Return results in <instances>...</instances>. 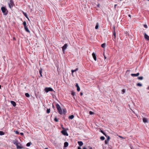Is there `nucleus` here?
<instances>
[{"mask_svg":"<svg viewBox=\"0 0 149 149\" xmlns=\"http://www.w3.org/2000/svg\"><path fill=\"white\" fill-rule=\"evenodd\" d=\"M13 144L16 146L17 149H20L23 148V146H22L21 144L18 142V141L15 140H14L13 141Z\"/></svg>","mask_w":149,"mask_h":149,"instance_id":"1","label":"nucleus"},{"mask_svg":"<svg viewBox=\"0 0 149 149\" xmlns=\"http://www.w3.org/2000/svg\"><path fill=\"white\" fill-rule=\"evenodd\" d=\"M13 144L16 146L17 149H20L23 148V146H22L21 144L18 142V141L15 140H14L13 141Z\"/></svg>","mask_w":149,"mask_h":149,"instance_id":"2","label":"nucleus"},{"mask_svg":"<svg viewBox=\"0 0 149 149\" xmlns=\"http://www.w3.org/2000/svg\"><path fill=\"white\" fill-rule=\"evenodd\" d=\"M56 106L59 113L61 115L62 114V110L59 105L58 104H57Z\"/></svg>","mask_w":149,"mask_h":149,"instance_id":"3","label":"nucleus"},{"mask_svg":"<svg viewBox=\"0 0 149 149\" xmlns=\"http://www.w3.org/2000/svg\"><path fill=\"white\" fill-rule=\"evenodd\" d=\"M1 10L4 15H7L8 11L7 9L5 7H2L1 8Z\"/></svg>","mask_w":149,"mask_h":149,"instance_id":"4","label":"nucleus"},{"mask_svg":"<svg viewBox=\"0 0 149 149\" xmlns=\"http://www.w3.org/2000/svg\"><path fill=\"white\" fill-rule=\"evenodd\" d=\"M8 4L9 8L11 9L13 6L15 5L13 0H10L9 2L8 3Z\"/></svg>","mask_w":149,"mask_h":149,"instance_id":"5","label":"nucleus"},{"mask_svg":"<svg viewBox=\"0 0 149 149\" xmlns=\"http://www.w3.org/2000/svg\"><path fill=\"white\" fill-rule=\"evenodd\" d=\"M44 91L47 93H48L49 91H52L53 90L51 87H46L45 88Z\"/></svg>","mask_w":149,"mask_h":149,"instance_id":"6","label":"nucleus"},{"mask_svg":"<svg viewBox=\"0 0 149 149\" xmlns=\"http://www.w3.org/2000/svg\"><path fill=\"white\" fill-rule=\"evenodd\" d=\"M61 133L63 134L64 135L66 136H68V134L67 133L66 130H63L61 131Z\"/></svg>","mask_w":149,"mask_h":149,"instance_id":"7","label":"nucleus"},{"mask_svg":"<svg viewBox=\"0 0 149 149\" xmlns=\"http://www.w3.org/2000/svg\"><path fill=\"white\" fill-rule=\"evenodd\" d=\"M113 36L114 37V39H116V33L115 32V27L114 26L113 27Z\"/></svg>","mask_w":149,"mask_h":149,"instance_id":"8","label":"nucleus"},{"mask_svg":"<svg viewBox=\"0 0 149 149\" xmlns=\"http://www.w3.org/2000/svg\"><path fill=\"white\" fill-rule=\"evenodd\" d=\"M68 46L67 44H65L64 46L62 47V49L63 51H65V49H66Z\"/></svg>","mask_w":149,"mask_h":149,"instance_id":"9","label":"nucleus"},{"mask_svg":"<svg viewBox=\"0 0 149 149\" xmlns=\"http://www.w3.org/2000/svg\"><path fill=\"white\" fill-rule=\"evenodd\" d=\"M144 37L145 39L147 40H149V36H148L146 33H144Z\"/></svg>","mask_w":149,"mask_h":149,"instance_id":"10","label":"nucleus"},{"mask_svg":"<svg viewBox=\"0 0 149 149\" xmlns=\"http://www.w3.org/2000/svg\"><path fill=\"white\" fill-rule=\"evenodd\" d=\"M10 103L13 107H15L16 106V104L15 101H10Z\"/></svg>","mask_w":149,"mask_h":149,"instance_id":"11","label":"nucleus"},{"mask_svg":"<svg viewBox=\"0 0 149 149\" xmlns=\"http://www.w3.org/2000/svg\"><path fill=\"white\" fill-rule=\"evenodd\" d=\"M92 55L93 58L96 61V57L95 54L93 52V53Z\"/></svg>","mask_w":149,"mask_h":149,"instance_id":"12","label":"nucleus"},{"mask_svg":"<svg viewBox=\"0 0 149 149\" xmlns=\"http://www.w3.org/2000/svg\"><path fill=\"white\" fill-rule=\"evenodd\" d=\"M143 122L145 123H148V120L146 118H143Z\"/></svg>","mask_w":149,"mask_h":149,"instance_id":"13","label":"nucleus"},{"mask_svg":"<svg viewBox=\"0 0 149 149\" xmlns=\"http://www.w3.org/2000/svg\"><path fill=\"white\" fill-rule=\"evenodd\" d=\"M78 144L79 145V146H82L83 144V142L81 141H79L78 142Z\"/></svg>","mask_w":149,"mask_h":149,"instance_id":"14","label":"nucleus"},{"mask_svg":"<svg viewBox=\"0 0 149 149\" xmlns=\"http://www.w3.org/2000/svg\"><path fill=\"white\" fill-rule=\"evenodd\" d=\"M68 142H65L64 143V147H66L68 146Z\"/></svg>","mask_w":149,"mask_h":149,"instance_id":"15","label":"nucleus"},{"mask_svg":"<svg viewBox=\"0 0 149 149\" xmlns=\"http://www.w3.org/2000/svg\"><path fill=\"white\" fill-rule=\"evenodd\" d=\"M24 29H25V30L28 33H30V31H29V29H28V28L27 27H24Z\"/></svg>","mask_w":149,"mask_h":149,"instance_id":"16","label":"nucleus"},{"mask_svg":"<svg viewBox=\"0 0 149 149\" xmlns=\"http://www.w3.org/2000/svg\"><path fill=\"white\" fill-rule=\"evenodd\" d=\"M63 112H62L63 114H65L67 112V111L66 110V109H63Z\"/></svg>","mask_w":149,"mask_h":149,"instance_id":"17","label":"nucleus"},{"mask_svg":"<svg viewBox=\"0 0 149 149\" xmlns=\"http://www.w3.org/2000/svg\"><path fill=\"white\" fill-rule=\"evenodd\" d=\"M42 68H40L39 70V73H40L41 77H42Z\"/></svg>","mask_w":149,"mask_h":149,"instance_id":"18","label":"nucleus"},{"mask_svg":"<svg viewBox=\"0 0 149 149\" xmlns=\"http://www.w3.org/2000/svg\"><path fill=\"white\" fill-rule=\"evenodd\" d=\"M100 132L102 133L106 137H107V134L104 133V131L101 130H100Z\"/></svg>","mask_w":149,"mask_h":149,"instance_id":"19","label":"nucleus"},{"mask_svg":"<svg viewBox=\"0 0 149 149\" xmlns=\"http://www.w3.org/2000/svg\"><path fill=\"white\" fill-rule=\"evenodd\" d=\"M99 26V24L98 23H97L96 24L95 26V29H98Z\"/></svg>","mask_w":149,"mask_h":149,"instance_id":"20","label":"nucleus"},{"mask_svg":"<svg viewBox=\"0 0 149 149\" xmlns=\"http://www.w3.org/2000/svg\"><path fill=\"white\" fill-rule=\"evenodd\" d=\"M23 25L24 26V28L27 27L26 23V22L24 21V22H23Z\"/></svg>","mask_w":149,"mask_h":149,"instance_id":"21","label":"nucleus"},{"mask_svg":"<svg viewBox=\"0 0 149 149\" xmlns=\"http://www.w3.org/2000/svg\"><path fill=\"white\" fill-rule=\"evenodd\" d=\"M23 25L24 26V28L27 27L26 23V22L24 21V22H23Z\"/></svg>","mask_w":149,"mask_h":149,"instance_id":"22","label":"nucleus"},{"mask_svg":"<svg viewBox=\"0 0 149 149\" xmlns=\"http://www.w3.org/2000/svg\"><path fill=\"white\" fill-rule=\"evenodd\" d=\"M78 70V68H77L76 69H75L74 70H71V72H72V74H73V73L74 72H75Z\"/></svg>","mask_w":149,"mask_h":149,"instance_id":"23","label":"nucleus"},{"mask_svg":"<svg viewBox=\"0 0 149 149\" xmlns=\"http://www.w3.org/2000/svg\"><path fill=\"white\" fill-rule=\"evenodd\" d=\"M74 118L73 115H71L69 117V118L70 119H72Z\"/></svg>","mask_w":149,"mask_h":149,"instance_id":"24","label":"nucleus"},{"mask_svg":"<svg viewBox=\"0 0 149 149\" xmlns=\"http://www.w3.org/2000/svg\"><path fill=\"white\" fill-rule=\"evenodd\" d=\"M105 45H106V44L105 43H104L102 44L101 45V46L102 48H104L105 47Z\"/></svg>","mask_w":149,"mask_h":149,"instance_id":"25","label":"nucleus"},{"mask_svg":"<svg viewBox=\"0 0 149 149\" xmlns=\"http://www.w3.org/2000/svg\"><path fill=\"white\" fill-rule=\"evenodd\" d=\"M31 143H32L31 142H29L27 143V144H26V146L28 147L31 144Z\"/></svg>","mask_w":149,"mask_h":149,"instance_id":"26","label":"nucleus"},{"mask_svg":"<svg viewBox=\"0 0 149 149\" xmlns=\"http://www.w3.org/2000/svg\"><path fill=\"white\" fill-rule=\"evenodd\" d=\"M5 133L2 131H0V135H3Z\"/></svg>","mask_w":149,"mask_h":149,"instance_id":"27","label":"nucleus"},{"mask_svg":"<svg viewBox=\"0 0 149 149\" xmlns=\"http://www.w3.org/2000/svg\"><path fill=\"white\" fill-rule=\"evenodd\" d=\"M137 79L139 80H142L143 79V77H139L137 78Z\"/></svg>","mask_w":149,"mask_h":149,"instance_id":"28","label":"nucleus"},{"mask_svg":"<svg viewBox=\"0 0 149 149\" xmlns=\"http://www.w3.org/2000/svg\"><path fill=\"white\" fill-rule=\"evenodd\" d=\"M25 95L27 97H30V95L28 93H26L25 94Z\"/></svg>","mask_w":149,"mask_h":149,"instance_id":"29","label":"nucleus"},{"mask_svg":"<svg viewBox=\"0 0 149 149\" xmlns=\"http://www.w3.org/2000/svg\"><path fill=\"white\" fill-rule=\"evenodd\" d=\"M71 95L73 96H74V95H75V93L73 91H72L71 92Z\"/></svg>","mask_w":149,"mask_h":149,"instance_id":"30","label":"nucleus"},{"mask_svg":"<svg viewBox=\"0 0 149 149\" xmlns=\"http://www.w3.org/2000/svg\"><path fill=\"white\" fill-rule=\"evenodd\" d=\"M136 85L137 86H142V84L139 83H137Z\"/></svg>","mask_w":149,"mask_h":149,"instance_id":"31","label":"nucleus"},{"mask_svg":"<svg viewBox=\"0 0 149 149\" xmlns=\"http://www.w3.org/2000/svg\"><path fill=\"white\" fill-rule=\"evenodd\" d=\"M50 109H47V113H49L50 112Z\"/></svg>","mask_w":149,"mask_h":149,"instance_id":"32","label":"nucleus"},{"mask_svg":"<svg viewBox=\"0 0 149 149\" xmlns=\"http://www.w3.org/2000/svg\"><path fill=\"white\" fill-rule=\"evenodd\" d=\"M54 120L56 122H58V119L56 117L55 118Z\"/></svg>","mask_w":149,"mask_h":149,"instance_id":"33","label":"nucleus"},{"mask_svg":"<svg viewBox=\"0 0 149 149\" xmlns=\"http://www.w3.org/2000/svg\"><path fill=\"white\" fill-rule=\"evenodd\" d=\"M100 139L102 140H104V139L105 138L104 136H102L100 137Z\"/></svg>","mask_w":149,"mask_h":149,"instance_id":"34","label":"nucleus"},{"mask_svg":"<svg viewBox=\"0 0 149 149\" xmlns=\"http://www.w3.org/2000/svg\"><path fill=\"white\" fill-rule=\"evenodd\" d=\"M131 75L132 77H137L136 74H132Z\"/></svg>","mask_w":149,"mask_h":149,"instance_id":"35","label":"nucleus"},{"mask_svg":"<svg viewBox=\"0 0 149 149\" xmlns=\"http://www.w3.org/2000/svg\"><path fill=\"white\" fill-rule=\"evenodd\" d=\"M122 93L123 94L125 92V89H123L122 90Z\"/></svg>","mask_w":149,"mask_h":149,"instance_id":"36","label":"nucleus"},{"mask_svg":"<svg viewBox=\"0 0 149 149\" xmlns=\"http://www.w3.org/2000/svg\"><path fill=\"white\" fill-rule=\"evenodd\" d=\"M109 140H106L105 141V143L106 144H108L109 143Z\"/></svg>","mask_w":149,"mask_h":149,"instance_id":"37","label":"nucleus"},{"mask_svg":"<svg viewBox=\"0 0 149 149\" xmlns=\"http://www.w3.org/2000/svg\"><path fill=\"white\" fill-rule=\"evenodd\" d=\"M24 15V16L28 19L29 20V18H28V16H27V15L26 14H26H25Z\"/></svg>","mask_w":149,"mask_h":149,"instance_id":"38","label":"nucleus"},{"mask_svg":"<svg viewBox=\"0 0 149 149\" xmlns=\"http://www.w3.org/2000/svg\"><path fill=\"white\" fill-rule=\"evenodd\" d=\"M89 113V114L91 115H92L94 114V113L92 111H90Z\"/></svg>","mask_w":149,"mask_h":149,"instance_id":"39","label":"nucleus"},{"mask_svg":"<svg viewBox=\"0 0 149 149\" xmlns=\"http://www.w3.org/2000/svg\"><path fill=\"white\" fill-rule=\"evenodd\" d=\"M107 140H109V139H110V136H108V135H107Z\"/></svg>","mask_w":149,"mask_h":149,"instance_id":"40","label":"nucleus"},{"mask_svg":"<svg viewBox=\"0 0 149 149\" xmlns=\"http://www.w3.org/2000/svg\"><path fill=\"white\" fill-rule=\"evenodd\" d=\"M77 90L78 91H80V88L79 86L77 88Z\"/></svg>","mask_w":149,"mask_h":149,"instance_id":"41","label":"nucleus"},{"mask_svg":"<svg viewBox=\"0 0 149 149\" xmlns=\"http://www.w3.org/2000/svg\"><path fill=\"white\" fill-rule=\"evenodd\" d=\"M15 133L16 134H19V132L18 131H16L15 132Z\"/></svg>","mask_w":149,"mask_h":149,"instance_id":"42","label":"nucleus"},{"mask_svg":"<svg viewBox=\"0 0 149 149\" xmlns=\"http://www.w3.org/2000/svg\"><path fill=\"white\" fill-rule=\"evenodd\" d=\"M144 27L146 28H148L146 24H144Z\"/></svg>","mask_w":149,"mask_h":149,"instance_id":"43","label":"nucleus"},{"mask_svg":"<svg viewBox=\"0 0 149 149\" xmlns=\"http://www.w3.org/2000/svg\"><path fill=\"white\" fill-rule=\"evenodd\" d=\"M75 86L77 88L79 86L78 85V84L77 83H76V85H75Z\"/></svg>","mask_w":149,"mask_h":149,"instance_id":"44","label":"nucleus"},{"mask_svg":"<svg viewBox=\"0 0 149 149\" xmlns=\"http://www.w3.org/2000/svg\"><path fill=\"white\" fill-rule=\"evenodd\" d=\"M131 70H127L126 71V73H127L128 72H130Z\"/></svg>","mask_w":149,"mask_h":149,"instance_id":"45","label":"nucleus"},{"mask_svg":"<svg viewBox=\"0 0 149 149\" xmlns=\"http://www.w3.org/2000/svg\"><path fill=\"white\" fill-rule=\"evenodd\" d=\"M20 134L21 135V136H23L24 135V133H22V132H21L20 133Z\"/></svg>","mask_w":149,"mask_h":149,"instance_id":"46","label":"nucleus"},{"mask_svg":"<svg viewBox=\"0 0 149 149\" xmlns=\"http://www.w3.org/2000/svg\"><path fill=\"white\" fill-rule=\"evenodd\" d=\"M103 55H104V58L105 59H106L107 58L106 56L104 54V53L103 54Z\"/></svg>","mask_w":149,"mask_h":149,"instance_id":"47","label":"nucleus"},{"mask_svg":"<svg viewBox=\"0 0 149 149\" xmlns=\"http://www.w3.org/2000/svg\"><path fill=\"white\" fill-rule=\"evenodd\" d=\"M136 76H138L139 75V73H136Z\"/></svg>","mask_w":149,"mask_h":149,"instance_id":"48","label":"nucleus"},{"mask_svg":"<svg viewBox=\"0 0 149 149\" xmlns=\"http://www.w3.org/2000/svg\"><path fill=\"white\" fill-rule=\"evenodd\" d=\"M22 13H23V14H24V15L25 14H26V13H24L23 11H22Z\"/></svg>","mask_w":149,"mask_h":149,"instance_id":"49","label":"nucleus"},{"mask_svg":"<svg viewBox=\"0 0 149 149\" xmlns=\"http://www.w3.org/2000/svg\"><path fill=\"white\" fill-rule=\"evenodd\" d=\"M22 13H23V14H24V15L25 14H26V13H24L23 11H22Z\"/></svg>","mask_w":149,"mask_h":149,"instance_id":"50","label":"nucleus"},{"mask_svg":"<svg viewBox=\"0 0 149 149\" xmlns=\"http://www.w3.org/2000/svg\"><path fill=\"white\" fill-rule=\"evenodd\" d=\"M22 13H23V14H24V15L25 14H26V13H24L23 11H22Z\"/></svg>","mask_w":149,"mask_h":149,"instance_id":"51","label":"nucleus"},{"mask_svg":"<svg viewBox=\"0 0 149 149\" xmlns=\"http://www.w3.org/2000/svg\"><path fill=\"white\" fill-rule=\"evenodd\" d=\"M77 149H81L80 146H78V147Z\"/></svg>","mask_w":149,"mask_h":149,"instance_id":"52","label":"nucleus"},{"mask_svg":"<svg viewBox=\"0 0 149 149\" xmlns=\"http://www.w3.org/2000/svg\"><path fill=\"white\" fill-rule=\"evenodd\" d=\"M119 137H120V138H122V139H123L124 138L122 136H119Z\"/></svg>","mask_w":149,"mask_h":149,"instance_id":"53","label":"nucleus"},{"mask_svg":"<svg viewBox=\"0 0 149 149\" xmlns=\"http://www.w3.org/2000/svg\"><path fill=\"white\" fill-rule=\"evenodd\" d=\"M83 93H82V92H81V93H80V95H81V96H82V95H83Z\"/></svg>","mask_w":149,"mask_h":149,"instance_id":"54","label":"nucleus"},{"mask_svg":"<svg viewBox=\"0 0 149 149\" xmlns=\"http://www.w3.org/2000/svg\"><path fill=\"white\" fill-rule=\"evenodd\" d=\"M117 4H115L114 6V8H115L116 7V6H117Z\"/></svg>","mask_w":149,"mask_h":149,"instance_id":"55","label":"nucleus"},{"mask_svg":"<svg viewBox=\"0 0 149 149\" xmlns=\"http://www.w3.org/2000/svg\"><path fill=\"white\" fill-rule=\"evenodd\" d=\"M126 34V36H127V35H128V36H129V34L127 32Z\"/></svg>","mask_w":149,"mask_h":149,"instance_id":"56","label":"nucleus"},{"mask_svg":"<svg viewBox=\"0 0 149 149\" xmlns=\"http://www.w3.org/2000/svg\"><path fill=\"white\" fill-rule=\"evenodd\" d=\"M83 149H87V148L86 147H83Z\"/></svg>","mask_w":149,"mask_h":149,"instance_id":"57","label":"nucleus"},{"mask_svg":"<svg viewBox=\"0 0 149 149\" xmlns=\"http://www.w3.org/2000/svg\"><path fill=\"white\" fill-rule=\"evenodd\" d=\"M89 149H92V148L90 146H89Z\"/></svg>","mask_w":149,"mask_h":149,"instance_id":"58","label":"nucleus"},{"mask_svg":"<svg viewBox=\"0 0 149 149\" xmlns=\"http://www.w3.org/2000/svg\"><path fill=\"white\" fill-rule=\"evenodd\" d=\"M100 6V4H98L97 6L98 7H99V6Z\"/></svg>","mask_w":149,"mask_h":149,"instance_id":"59","label":"nucleus"},{"mask_svg":"<svg viewBox=\"0 0 149 149\" xmlns=\"http://www.w3.org/2000/svg\"><path fill=\"white\" fill-rule=\"evenodd\" d=\"M52 107L53 108H54V105L53 104H52Z\"/></svg>","mask_w":149,"mask_h":149,"instance_id":"60","label":"nucleus"},{"mask_svg":"<svg viewBox=\"0 0 149 149\" xmlns=\"http://www.w3.org/2000/svg\"><path fill=\"white\" fill-rule=\"evenodd\" d=\"M147 89H149V86L147 88Z\"/></svg>","mask_w":149,"mask_h":149,"instance_id":"61","label":"nucleus"},{"mask_svg":"<svg viewBox=\"0 0 149 149\" xmlns=\"http://www.w3.org/2000/svg\"><path fill=\"white\" fill-rule=\"evenodd\" d=\"M63 53H64H64H65V51H63Z\"/></svg>","mask_w":149,"mask_h":149,"instance_id":"62","label":"nucleus"},{"mask_svg":"<svg viewBox=\"0 0 149 149\" xmlns=\"http://www.w3.org/2000/svg\"><path fill=\"white\" fill-rule=\"evenodd\" d=\"M129 15V17H131V15Z\"/></svg>","mask_w":149,"mask_h":149,"instance_id":"63","label":"nucleus"},{"mask_svg":"<svg viewBox=\"0 0 149 149\" xmlns=\"http://www.w3.org/2000/svg\"><path fill=\"white\" fill-rule=\"evenodd\" d=\"M45 149H48L47 148H46Z\"/></svg>","mask_w":149,"mask_h":149,"instance_id":"64","label":"nucleus"}]
</instances>
